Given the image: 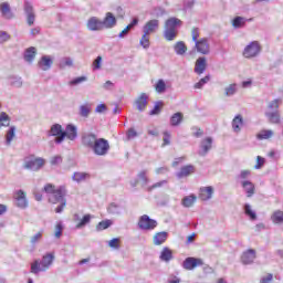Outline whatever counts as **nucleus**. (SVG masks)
<instances>
[{
    "mask_svg": "<svg viewBox=\"0 0 283 283\" xmlns=\"http://www.w3.org/2000/svg\"><path fill=\"white\" fill-rule=\"evenodd\" d=\"M244 125V119H242V115H237L232 120L233 132H240L242 126Z\"/></svg>",
    "mask_w": 283,
    "mask_h": 283,
    "instance_id": "32",
    "label": "nucleus"
},
{
    "mask_svg": "<svg viewBox=\"0 0 283 283\" xmlns=\"http://www.w3.org/2000/svg\"><path fill=\"white\" fill-rule=\"evenodd\" d=\"M271 220L273 224H283V211L275 210L271 216Z\"/></svg>",
    "mask_w": 283,
    "mask_h": 283,
    "instance_id": "35",
    "label": "nucleus"
},
{
    "mask_svg": "<svg viewBox=\"0 0 283 283\" xmlns=\"http://www.w3.org/2000/svg\"><path fill=\"white\" fill-rule=\"evenodd\" d=\"M167 145H171V134L169 132H164V138H163V147H167Z\"/></svg>",
    "mask_w": 283,
    "mask_h": 283,
    "instance_id": "50",
    "label": "nucleus"
},
{
    "mask_svg": "<svg viewBox=\"0 0 283 283\" xmlns=\"http://www.w3.org/2000/svg\"><path fill=\"white\" fill-rule=\"evenodd\" d=\"M87 30H91V32H101V30H104L103 28V20L92 17L88 19L86 23Z\"/></svg>",
    "mask_w": 283,
    "mask_h": 283,
    "instance_id": "9",
    "label": "nucleus"
},
{
    "mask_svg": "<svg viewBox=\"0 0 283 283\" xmlns=\"http://www.w3.org/2000/svg\"><path fill=\"white\" fill-rule=\"evenodd\" d=\"M24 12H27L28 25H34V8L32 7V4H30V2L24 3Z\"/></svg>",
    "mask_w": 283,
    "mask_h": 283,
    "instance_id": "19",
    "label": "nucleus"
},
{
    "mask_svg": "<svg viewBox=\"0 0 283 283\" xmlns=\"http://www.w3.org/2000/svg\"><path fill=\"white\" fill-rule=\"evenodd\" d=\"M137 177L139 178V180H142V182L144 185L149 184V178L147 177V171H145V170L139 171Z\"/></svg>",
    "mask_w": 283,
    "mask_h": 283,
    "instance_id": "53",
    "label": "nucleus"
},
{
    "mask_svg": "<svg viewBox=\"0 0 283 283\" xmlns=\"http://www.w3.org/2000/svg\"><path fill=\"white\" fill-rule=\"evenodd\" d=\"M63 235V226L57 223L55 226V238H61Z\"/></svg>",
    "mask_w": 283,
    "mask_h": 283,
    "instance_id": "63",
    "label": "nucleus"
},
{
    "mask_svg": "<svg viewBox=\"0 0 283 283\" xmlns=\"http://www.w3.org/2000/svg\"><path fill=\"white\" fill-rule=\"evenodd\" d=\"M262 52V45L258 41L250 42L243 50L244 59H255Z\"/></svg>",
    "mask_w": 283,
    "mask_h": 283,
    "instance_id": "6",
    "label": "nucleus"
},
{
    "mask_svg": "<svg viewBox=\"0 0 283 283\" xmlns=\"http://www.w3.org/2000/svg\"><path fill=\"white\" fill-rule=\"evenodd\" d=\"M76 136H78V133L76 130V126L69 124L64 130V134L62 136L55 138V143L57 145H61L65 138H69V140H76Z\"/></svg>",
    "mask_w": 283,
    "mask_h": 283,
    "instance_id": "8",
    "label": "nucleus"
},
{
    "mask_svg": "<svg viewBox=\"0 0 283 283\" xmlns=\"http://www.w3.org/2000/svg\"><path fill=\"white\" fill-rule=\"evenodd\" d=\"M213 196V187L208 186V187H201L199 189V199L207 201V200H211Z\"/></svg>",
    "mask_w": 283,
    "mask_h": 283,
    "instance_id": "17",
    "label": "nucleus"
},
{
    "mask_svg": "<svg viewBox=\"0 0 283 283\" xmlns=\"http://www.w3.org/2000/svg\"><path fill=\"white\" fill-rule=\"evenodd\" d=\"M167 238H169V234L167 232H157L153 237V243L155 244V247H160V244H165L167 242Z\"/></svg>",
    "mask_w": 283,
    "mask_h": 283,
    "instance_id": "20",
    "label": "nucleus"
},
{
    "mask_svg": "<svg viewBox=\"0 0 283 283\" xmlns=\"http://www.w3.org/2000/svg\"><path fill=\"white\" fill-rule=\"evenodd\" d=\"M196 200H198V197H196V195H189L182 198L181 205L182 207L189 209L190 207H193V205H196Z\"/></svg>",
    "mask_w": 283,
    "mask_h": 283,
    "instance_id": "29",
    "label": "nucleus"
},
{
    "mask_svg": "<svg viewBox=\"0 0 283 283\" xmlns=\"http://www.w3.org/2000/svg\"><path fill=\"white\" fill-rule=\"evenodd\" d=\"M195 48L199 54H209L210 46H209V39L201 38L195 42Z\"/></svg>",
    "mask_w": 283,
    "mask_h": 283,
    "instance_id": "10",
    "label": "nucleus"
},
{
    "mask_svg": "<svg viewBox=\"0 0 283 283\" xmlns=\"http://www.w3.org/2000/svg\"><path fill=\"white\" fill-rule=\"evenodd\" d=\"M43 191L49 195V202L51 205H59L65 198V187L56 188L53 184H46L43 187Z\"/></svg>",
    "mask_w": 283,
    "mask_h": 283,
    "instance_id": "1",
    "label": "nucleus"
},
{
    "mask_svg": "<svg viewBox=\"0 0 283 283\" xmlns=\"http://www.w3.org/2000/svg\"><path fill=\"white\" fill-rule=\"evenodd\" d=\"M191 174H196V166H193V165H186V166L180 168V170L177 174V176L179 178H187V177L191 176Z\"/></svg>",
    "mask_w": 283,
    "mask_h": 283,
    "instance_id": "22",
    "label": "nucleus"
},
{
    "mask_svg": "<svg viewBox=\"0 0 283 283\" xmlns=\"http://www.w3.org/2000/svg\"><path fill=\"white\" fill-rule=\"evenodd\" d=\"M185 118V116L182 115V113L178 112L175 113L171 117H170V125L172 127H178V125H180V123H182V119Z\"/></svg>",
    "mask_w": 283,
    "mask_h": 283,
    "instance_id": "34",
    "label": "nucleus"
},
{
    "mask_svg": "<svg viewBox=\"0 0 283 283\" xmlns=\"http://www.w3.org/2000/svg\"><path fill=\"white\" fill-rule=\"evenodd\" d=\"M101 63H103V57L97 56L93 62V70H101Z\"/></svg>",
    "mask_w": 283,
    "mask_h": 283,
    "instance_id": "59",
    "label": "nucleus"
},
{
    "mask_svg": "<svg viewBox=\"0 0 283 283\" xmlns=\"http://www.w3.org/2000/svg\"><path fill=\"white\" fill-rule=\"evenodd\" d=\"M7 41H10V34L6 31H0V43H6Z\"/></svg>",
    "mask_w": 283,
    "mask_h": 283,
    "instance_id": "60",
    "label": "nucleus"
},
{
    "mask_svg": "<svg viewBox=\"0 0 283 283\" xmlns=\"http://www.w3.org/2000/svg\"><path fill=\"white\" fill-rule=\"evenodd\" d=\"M202 264H205L202 259H196V258L189 256L184 261V269H186V271H193L196 266H202Z\"/></svg>",
    "mask_w": 283,
    "mask_h": 283,
    "instance_id": "11",
    "label": "nucleus"
},
{
    "mask_svg": "<svg viewBox=\"0 0 283 283\" xmlns=\"http://www.w3.org/2000/svg\"><path fill=\"white\" fill-rule=\"evenodd\" d=\"M212 143H213V139H211L210 137H207L206 139H203V142L201 144L203 154H207V151H209V149H211Z\"/></svg>",
    "mask_w": 283,
    "mask_h": 283,
    "instance_id": "42",
    "label": "nucleus"
},
{
    "mask_svg": "<svg viewBox=\"0 0 283 283\" xmlns=\"http://www.w3.org/2000/svg\"><path fill=\"white\" fill-rule=\"evenodd\" d=\"M108 245L111 247V249H120V239L118 238L112 239L108 242Z\"/></svg>",
    "mask_w": 283,
    "mask_h": 283,
    "instance_id": "56",
    "label": "nucleus"
},
{
    "mask_svg": "<svg viewBox=\"0 0 283 283\" xmlns=\"http://www.w3.org/2000/svg\"><path fill=\"white\" fill-rule=\"evenodd\" d=\"M97 140L98 138H96V135L94 133H88L82 137V145L92 149Z\"/></svg>",
    "mask_w": 283,
    "mask_h": 283,
    "instance_id": "15",
    "label": "nucleus"
},
{
    "mask_svg": "<svg viewBox=\"0 0 283 283\" xmlns=\"http://www.w3.org/2000/svg\"><path fill=\"white\" fill-rule=\"evenodd\" d=\"M191 36H192V41L196 43L197 41H200L198 39H200V29L199 28H196L193 27L191 29Z\"/></svg>",
    "mask_w": 283,
    "mask_h": 283,
    "instance_id": "51",
    "label": "nucleus"
},
{
    "mask_svg": "<svg viewBox=\"0 0 283 283\" xmlns=\"http://www.w3.org/2000/svg\"><path fill=\"white\" fill-rule=\"evenodd\" d=\"M0 12L4 17V19H12L14 15L12 14V10L10 9V3L2 2L0 4Z\"/></svg>",
    "mask_w": 283,
    "mask_h": 283,
    "instance_id": "28",
    "label": "nucleus"
},
{
    "mask_svg": "<svg viewBox=\"0 0 283 283\" xmlns=\"http://www.w3.org/2000/svg\"><path fill=\"white\" fill-rule=\"evenodd\" d=\"M116 25V17L114 13L107 12L104 20L102 21V27L104 30H109Z\"/></svg>",
    "mask_w": 283,
    "mask_h": 283,
    "instance_id": "14",
    "label": "nucleus"
},
{
    "mask_svg": "<svg viewBox=\"0 0 283 283\" xmlns=\"http://www.w3.org/2000/svg\"><path fill=\"white\" fill-rule=\"evenodd\" d=\"M211 81V76L207 75L202 77L198 83L195 84V90H202V87L206 85V83H209Z\"/></svg>",
    "mask_w": 283,
    "mask_h": 283,
    "instance_id": "46",
    "label": "nucleus"
},
{
    "mask_svg": "<svg viewBox=\"0 0 283 283\" xmlns=\"http://www.w3.org/2000/svg\"><path fill=\"white\" fill-rule=\"evenodd\" d=\"M175 52L179 55L185 54L187 52V44H185V42H177L175 44Z\"/></svg>",
    "mask_w": 283,
    "mask_h": 283,
    "instance_id": "40",
    "label": "nucleus"
},
{
    "mask_svg": "<svg viewBox=\"0 0 283 283\" xmlns=\"http://www.w3.org/2000/svg\"><path fill=\"white\" fill-rule=\"evenodd\" d=\"M60 202H61V205L55 208V213H62L63 210L65 209V205H66L67 201L63 197Z\"/></svg>",
    "mask_w": 283,
    "mask_h": 283,
    "instance_id": "57",
    "label": "nucleus"
},
{
    "mask_svg": "<svg viewBox=\"0 0 283 283\" xmlns=\"http://www.w3.org/2000/svg\"><path fill=\"white\" fill-rule=\"evenodd\" d=\"M91 176L87 172H74L73 174V180L75 182H84V180L90 179Z\"/></svg>",
    "mask_w": 283,
    "mask_h": 283,
    "instance_id": "39",
    "label": "nucleus"
},
{
    "mask_svg": "<svg viewBox=\"0 0 283 283\" xmlns=\"http://www.w3.org/2000/svg\"><path fill=\"white\" fill-rule=\"evenodd\" d=\"M147 94L142 93L139 97L136 99L137 109L143 112L147 107Z\"/></svg>",
    "mask_w": 283,
    "mask_h": 283,
    "instance_id": "30",
    "label": "nucleus"
},
{
    "mask_svg": "<svg viewBox=\"0 0 283 283\" xmlns=\"http://www.w3.org/2000/svg\"><path fill=\"white\" fill-rule=\"evenodd\" d=\"M91 149L95 156H107L109 151V142L105 138H97V142H95Z\"/></svg>",
    "mask_w": 283,
    "mask_h": 283,
    "instance_id": "4",
    "label": "nucleus"
},
{
    "mask_svg": "<svg viewBox=\"0 0 283 283\" xmlns=\"http://www.w3.org/2000/svg\"><path fill=\"white\" fill-rule=\"evenodd\" d=\"M111 224H113L112 220L106 219V220L101 221L97 224L96 229H97V231H105V229H109Z\"/></svg>",
    "mask_w": 283,
    "mask_h": 283,
    "instance_id": "43",
    "label": "nucleus"
},
{
    "mask_svg": "<svg viewBox=\"0 0 283 283\" xmlns=\"http://www.w3.org/2000/svg\"><path fill=\"white\" fill-rule=\"evenodd\" d=\"M43 239V230L39 231L31 238V244H36L40 240Z\"/></svg>",
    "mask_w": 283,
    "mask_h": 283,
    "instance_id": "55",
    "label": "nucleus"
},
{
    "mask_svg": "<svg viewBox=\"0 0 283 283\" xmlns=\"http://www.w3.org/2000/svg\"><path fill=\"white\" fill-rule=\"evenodd\" d=\"M14 200L17 202V207L20 209H25V207H28V198L23 190H18L15 192Z\"/></svg>",
    "mask_w": 283,
    "mask_h": 283,
    "instance_id": "12",
    "label": "nucleus"
},
{
    "mask_svg": "<svg viewBox=\"0 0 283 283\" xmlns=\"http://www.w3.org/2000/svg\"><path fill=\"white\" fill-rule=\"evenodd\" d=\"M14 132H15L14 126H12L8 130L7 136H6L7 145H10L12 143V140L14 139Z\"/></svg>",
    "mask_w": 283,
    "mask_h": 283,
    "instance_id": "49",
    "label": "nucleus"
},
{
    "mask_svg": "<svg viewBox=\"0 0 283 283\" xmlns=\"http://www.w3.org/2000/svg\"><path fill=\"white\" fill-rule=\"evenodd\" d=\"M159 260H161V262H171V260H174V251L167 247L163 248Z\"/></svg>",
    "mask_w": 283,
    "mask_h": 283,
    "instance_id": "25",
    "label": "nucleus"
},
{
    "mask_svg": "<svg viewBox=\"0 0 283 283\" xmlns=\"http://www.w3.org/2000/svg\"><path fill=\"white\" fill-rule=\"evenodd\" d=\"M0 123L2 127H9L10 126V116L6 112L0 113Z\"/></svg>",
    "mask_w": 283,
    "mask_h": 283,
    "instance_id": "44",
    "label": "nucleus"
},
{
    "mask_svg": "<svg viewBox=\"0 0 283 283\" xmlns=\"http://www.w3.org/2000/svg\"><path fill=\"white\" fill-rule=\"evenodd\" d=\"M155 91L157 94H165V92H167V83H165V80H158L156 82Z\"/></svg>",
    "mask_w": 283,
    "mask_h": 283,
    "instance_id": "36",
    "label": "nucleus"
},
{
    "mask_svg": "<svg viewBox=\"0 0 283 283\" xmlns=\"http://www.w3.org/2000/svg\"><path fill=\"white\" fill-rule=\"evenodd\" d=\"M92 218H94L92 214H84L83 218L78 219V214H74L75 228L83 229L87 227L92 222Z\"/></svg>",
    "mask_w": 283,
    "mask_h": 283,
    "instance_id": "13",
    "label": "nucleus"
},
{
    "mask_svg": "<svg viewBox=\"0 0 283 283\" xmlns=\"http://www.w3.org/2000/svg\"><path fill=\"white\" fill-rule=\"evenodd\" d=\"M163 109V102H158L155 106L154 109L150 111V116H156L160 113Z\"/></svg>",
    "mask_w": 283,
    "mask_h": 283,
    "instance_id": "54",
    "label": "nucleus"
},
{
    "mask_svg": "<svg viewBox=\"0 0 283 283\" xmlns=\"http://www.w3.org/2000/svg\"><path fill=\"white\" fill-rule=\"evenodd\" d=\"M167 180H161V181H157L155 184H153L151 186L146 187V191L148 193H151V191H156V189H163V187H165V185H167Z\"/></svg>",
    "mask_w": 283,
    "mask_h": 283,
    "instance_id": "38",
    "label": "nucleus"
},
{
    "mask_svg": "<svg viewBox=\"0 0 283 283\" xmlns=\"http://www.w3.org/2000/svg\"><path fill=\"white\" fill-rule=\"evenodd\" d=\"M137 227L142 231H154V229H156V227H158V221L149 218V216H147V214H143L142 217H139Z\"/></svg>",
    "mask_w": 283,
    "mask_h": 283,
    "instance_id": "5",
    "label": "nucleus"
},
{
    "mask_svg": "<svg viewBox=\"0 0 283 283\" xmlns=\"http://www.w3.org/2000/svg\"><path fill=\"white\" fill-rule=\"evenodd\" d=\"M238 92V84H230L226 87L224 96H233Z\"/></svg>",
    "mask_w": 283,
    "mask_h": 283,
    "instance_id": "45",
    "label": "nucleus"
},
{
    "mask_svg": "<svg viewBox=\"0 0 283 283\" xmlns=\"http://www.w3.org/2000/svg\"><path fill=\"white\" fill-rule=\"evenodd\" d=\"M207 70V57H199L195 63V73L200 76Z\"/></svg>",
    "mask_w": 283,
    "mask_h": 283,
    "instance_id": "18",
    "label": "nucleus"
},
{
    "mask_svg": "<svg viewBox=\"0 0 283 283\" xmlns=\"http://www.w3.org/2000/svg\"><path fill=\"white\" fill-rule=\"evenodd\" d=\"M44 166L45 159L41 157L35 158L33 155L27 157L24 161V169H31L32 171H39Z\"/></svg>",
    "mask_w": 283,
    "mask_h": 283,
    "instance_id": "7",
    "label": "nucleus"
},
{
    "mask_svg": "<svg viewBox=\"0 0 283 283\" xmlns=\"http://www.w3.org/2000/svg\"><path fill=\"white\" fill-rule=\"evenodd\" d=\"M242 188L244 189L248 198H253L255 196V185L249 180L241 182Z\"/></svg>",
    "mask_w": 283,
    "mask_h": 283,
    "instance_id": "21",
    "label": "nucleus"
},
{
    "mask_svg": "<svg viewBox=\"0 0 283 283\" xmlns=\"http://www.w3.org/2000/svg\"><path fill=\"white\" fill-rule=\"evenodd\" d=\"M244 213L245 216H249L250 220H258V214L255 211H253V209H251V205L249 203L244 206Z\"/></svg>",
    "mask_w": 283,
    "mask_h": 283,
    "instance_id": "41",
    "label": "nucleus"
},
{
    "mask_svg": "<svg viewBox=\"0 0 283 283\" xmlns=\"http://www.w3.org/2000/svg\"><path fill=\"white\" fill-rule=\"evenodd\" d=\"M255 260V250L249 249L248 251L243 252L241 256V262L243 264H252V262Z\"/></svg>",
    "mask_w": 283,
    "mask_h": 283,
    "instance_id": "23",
    "label": "nucleus"
},
{
    "mask_svg": "<svg viewBox=\"0 0 283 283\" xmlns=\"http://www.w3.org/2000/svg\"><path fill=\"white\" fill-rule=\"evenodd\" d=\"M35 57H36V48L31 46L25 50L24 61H27V63H32V61H34Z\"/></svg>",
    "mask_w": 283,
    "mask_h": 283,
    "instance_id": "31",
    "label": "nucleus"
},
{
    "mask_svg": "<svg viewBox=\"0 0 283 283\" xmlns=\"http://www.w3.org/2000/svg\"><path fill=\"white\" fill-rule=\"evenodd\" d=\"M64 130L63 126L61 124H54L51 126V129L49 132V136H54L55 138H61L63 136Z\"/></svg>",
    "mask_w": 283,
    "mask_h": 283,
    "instance_id": "26",
    "label": "nucleus"
},
{
    "mask_svg": "<svg viewBox=\"0 0 283 283\" xmlns=\"http://www.w3.org/2000/svg\"><path fill=\"white\" fill-rule=\"evenodd\" d=\"M182 25V21L178 18H169L165 22L164 36L166 41H174L178 36V28Z\"/></svg>",
    "mask_w": 283,
    "mask_h": 283,
    "instance_id": "2",
    "label": "nucleus"
},
{
    "mask_svg": "<svg viewBox=\"0 0 283 283\" xmlns=\"http://www.w3.org/2000/svg\"><path fill=\"white\" fill-rule=\"evenodd\" d=\"M63 163V157L56 155L51 158V165H61Z\"/></svg>",
    "mask_w": 283,
    "mask_h": 283,
    "instance_id": "64",
    "label": "nucleus"
},
{
    "mask_svg": "<svg viewBox=\"0 0 283 283\" xmlns=\"http://www.w3.org/2000/svg\"><path fill=\"white\" fill-rule=\"evenodd\" d=\"M244 23H245V20L242 17H235L232 20L233 28H242V25H244Z\"/></svg>",
    "mask_w": 283,
    "mask_h": 283,
    "instance_id": "48",
    "label": "nucleus"
},
{
    "mask_svg": "<svg viewBox=\"0 0 283 283\" xmlns=\"http://www.w3.org/2000/svg\"><path fill=\"white\" fill-rule=\"evenodd\" d=\"M264 163H265V159L262 156H258L254 168L262 169V167H264Z\"/></svg>",
    "mask_w": 283,
    "mask_h": 283,
    "instance_id": "58",
    "label": "nucleus"
},
{
    "mask_svg": "<svg viewBox=\"0 0 283 283\" xmlns=\"http://www.w3.org/2000/svg\"><path fill=\"white\" fill-rule=\"evenodd\" d=\"M52 262H54V252L44 254L42 261L35 260L31 264V273L36 275V273H41V271H48V269L52 266Z\"/></svg>",
    "mask_w": 283,
    "mask_h": 283,
    "instance_id": "3",
    "label": "nucleus"
},
{
    "mask_svg": "<svg viewBox=\"0 0 283 283\" xmlns=\"http://www.w3.org/2000/svg\"><path fill=\"white\" fill-rule=\"evenodd\" d=\"M282 104V99L280 98H276V99H273L269 105V109H280V105Z\"/></svg>",
    "mask_w": 283,
    "mask_h": 283,
    "instance_id": "52",
    "label": "nucleus"
},
{
    "mask_svg": "<svg viewBox=\"0 0 283 283\" xmlns=\"http://www.w3.org/2000/svg\"><path fill=\"white\" fill-rule=\"evenodd\" d=\"M158 28H160V22L158 20H156V19L149 20L144 25V33L154 34V32H156V30H158Z\"/></svg>",
    "mask_w": 283,
    "mask_h": 283,
    "instance_id": "16",
    "label": "nucleus"
},
{
    "mask_svg": "<svg viewBox=\"0 0 283 283\" xmlns=\"http://www.w3.org/2000/svg\"><path fill=\"white\" fill-rule=\"evenodd\" d=\"M155 174H157V176L169 174V167H159L155 170Z\"/></svg>",
    "mask_w": 283,
    "mask_h": 283,
    "instance_id": "62",
    "label": "nucleus"
},
{
    "mask_svg": "<svg viewBox=\"0 0 283 283\" xmlns=\"http://www.w3.org/2000/svg\"><path fill=\"white\" fill-rule=\"evenodd\" d=\"M273 282V274L268 273L265 276H262L260 283H272Z\"/></svg>",
    "mask_w": 283,
    "mask_h": 283,
    "instance_id": "61",
    "label": "nucleus"
},
{
    "mask_svg": "<svg viewBox=\"0 0 283 283\" xmlns=\"http://www.w3.org/2000/svg\"><path fill=\"white\" fill-rule=\"evenodd\" d=\"M52 57L44 55L41 57V60L38 62L39 69L43 70L44 72H48L52 67Z\"/></svg>",
    "mask_w": 283,
    "mask_h": 283,
    "instance_id": "24",
    "label": "nucleus"
},
{
    "mask_svg": "<svg viewBox=\"0 0 283 283\" xmlns=\"http://www.w3.org/2000/svg\"><path fill=\"white\" fill-rule=\"evenodd\" d=\"M274 135H275V133L271 129H261L256 134V138H258V140H269V139L273 138Z\"/></svg>",
    "mask_w": 283,
    "mask_h": 283,
    "instance_id": "27",
    "label": "nucleus"
},
{
    "mask_svg": "<svg viewBox=\"0 0 283 283\" xmlns=\"http://www.w3.org/2000/svg\"><path fill=\"white\" fill-rule=\"evenodd\" d=\"M140 45L144 46L145 50H147L150 45L149 42V33H144L140 41H139Z\"/></svg>",
    "mask_w": 283,
    "mask_h": 283,
    "instance_id": "47",
    "label": "nucleus"
},
{
    "mask_svg": "<svg viewBox=\"0 0 283 283\" xmlns=\"http://www.w3.org/2000/svg\"><path fill=\"white\" fill-rule=\"evenodd\" d=\"M90 114H92V105L84 104L80 106V116H82V118H87Z\"/></svg>",
    "mask_w": 283,
    "mask_h": 283,
    "instance_id": "37",
    "label": "nucleus"
},
{
    "mask_svg": "<svg viewBox=\"0 0 283 283\" xmlns=\"http://www.w3.org/2000/svg\"><path fill=\"white\" fill-rule=\"evenodd\" d=\"M265 116H266L269 123H271L272 125L280 124V112L279 111L266 113Z\"/></svg>",
    "mask_w": 283,
    "mask_h": 283,
    "instance_id": "33",
    "label": "nucleus"
}]
</instances>
